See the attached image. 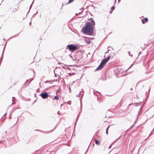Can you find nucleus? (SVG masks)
<instances>
[{
  "label": "nucleus",
  "instance_id": "obj_17",
  "mask_svg": "<svg viewBox=\"0 0 154 154\" xmlns=\"http://www.w3.org/2000/svg\"><path fill=\"white\" fill-rule=\"evenodd\" d=\"M134 126V125H132L130 128L129 129H128L127 130V131H128L129 130V129H131L132 127H133Z\"/></svg>",
  "mask_w": 154,
  "mask_h": 154
},
{
  "label": "nucleus",
  "instance_id": "obj_6",
  "mask_svg": "<svg viewBox=\"0 0 154 154\" xmlns=\"http://www.w3.org/2000/svg\"><path fill=\"white\" fill-rule=\"evenodd\" d=\"M54 74H55V75H54L55 77L56 78L58 77V78L57 79H56V80L55 81L56 82H57V81L59 80L60 79L59 76L58 75L55 73H54Z\"/></svg>",
  "mask_w": 154,
  "mask_h": 154
},
{
  "label": "nucleus",
  "instance_id": "obj_40",
  "mask_svg": "<svg viewBox=\"0 0 154 154\" xmlns=\"http://www.w3.org/2000/svg\"><path fill=\"white\" fill-rule=\"evenodd\" d=\"M30 23H31V22H30L29 23V25L30 24Z\"/></svg>",
  "mask_w": 154,
  "mask_h": 154
},
{
  "label": "nucleus",
  "instance_id": "obj_21",
  "mask_svg": "<svg viewBox=\"0 0 154 154\" xmlns=\"http://www.w3.org/2000/svg\"><path fill=\"white\" fill-rule=\"evenodd\" d=\"M31 79V80H30V81H29V83H28V84H29L33 80L32 79Z\"/></svg>",
  "mask_w": 154,
  "mask_h": 154
},
{
  "label": "nucleus",
  "instance_id": "obj_3",
  "mask_svg": "<svg viewBox=\"0 0 154 154\" xmlns=\"http://www.w3.org/2000/svg\"><path fill=\"white\" fill-rule=\"evenodd\" d=\"M69 50L72 52H73L77 48V46L75 44H70L67 45L66 47Z\"/></svg>",
  "mask_w": 154,
  "mask_h": 154
},
{
  "label": "nucleus",
  "instance_id": "obj_42",
  "mask_svg": "<svg viewBox=\"0 0 154 154\" xmlns=\"http://www.w3.org/2000/svg\"><path fill=\"white\" fill-rule=\"evenodd\" d=\"M82 9H83V10H84V8H82Z\"/></svg>",
  "mask_w": 154,
  "mask_h": 154
},
{
  "label": "nucleus",
  "instance_id": "obj_1",
  "mask_svg": "<svg viewBox=\"0 0 154 154\" xmlns=\"http://www.w3.org/2000/svg\"><path fill=\"white\" fill-rule=\"evenodd\" d=\"M91 21L87 22L85 26L83 28V32L84 33H87L88 35H92L93 33V26L95 25V22L92 18L88 19Z\"/></svg>",
  "mask_w": 154,
  "mask_h": 154
},
{
  "label": "nucleus",
  "instance_id": "obj_48",
  "mask_svg": "<svg viewBox=\"0 0 154 154\" xmlns=\"http://www.w3.org/2000/svg\"><path fill=\"white\" fill-rule=\"evenodd\" d=\"M136 122V121L134 123Z\"/></svg>",
  "mask_w": 154,
  "mask_h": 154
},
{
  "label": "nucleus",
  "instance_id": "obj_10",
  "mask_svg": "<svg viewBox=\"0 0 154 154\" xmlns=\"http://www.w3.org/2000/svg\"><path fill=\"white\" fill-rule=\"evenodd\" d=\"M54 99L56 100H58L59 99V98L57 96H55L54 98Z\"/></svg>",
  "mask_w": 154,
  "mask_h": 154
},
{
  "label": "nucleus",
  "instance_id": "obj_5",
  "mask_svg": "<svg viewBox=\"0 0 154 154\" xmlns=\"http://www.w3.org/2000/svg\"><path fill=\"white\" fill-rule=\"evenodd\" d=\"M141 21L144 24L145 22H147L148 21V19L146 17L144 19L142 20Z\"/></svg>",
  "mask_w": 154,
  "mask_h": 154
},
{
  "label": "nucleus",
  "instance_id": "obj_9",
  "mask_svg": "<svg viewBox=\"0 0 154 154\" xmlns=\"http://www.w3.org/2000/svg\"><path fill=\"white\" fill-rule=\"evenodd\" d=\"M79 116L78 115L77 116V119H76V121H75V125L76 124V122H77V121H78V119H79Z\"/></svg>",
  "mask_w": 154,
  "mask_h": 154
},
{
  "label": "nucleus",
  "instance_id": "obj_46",
  "mask_svg": "<svg viewBox=\"0 0 154 154\" xmlns=\"http://www.w3.org/2000/svg\"><path fill=\"white\" fill-rule=\"evenodd\" d=\"M29 11H28V13H29Z\"/></svg>",
  "mask_w": 154,
  "mask_h": 154
},
{
  "label": "nucleus",
  "instance_id": "obj_11",
  "mask_svg": "<svg viewBox=\"0 0 154 154\" xmlns=\"http://www.w3.org/2000/svg\"><path fill=\"white\" fill-rule=\"evenodd\" d=\"M141 111H140V110L138 112V116H139V115L141 113ZM138 118H137V119Z\"/></svg>",
  "mask_w": 154,
  "mask_h": 154
},
{
  "label": "nucleus",
  "instance_id": "obj_36",
  "mask_svg": "<svg viewBox=\"0 0 154 154\" xmlns=\"http://www.w3.org/2000/svg\"><path fill=\"white\" fill-rule=\"evenodd\" d=\"M2 56L1 57V59L0 60H1L2 59Z\"/></svg>",
  "mask_w": 154,
  "mask_h": 154
},
{
  "label": "nucleus",
  "instance_id": "obj_28",
  "mask_svg": "<svg viewBox=\"0 0 154 154\" xmlns=\"http://www.w3.org/2000/svg\"><path fill=\"white\" fill-rule=\"evenodd\" d=\"M48 82V81H47L46 82H45V83H47V82Z\"/></svg>",
  "mask_w": 154,
  "mask_h": 154
},
{
  "label": "nucleus",
  "instance_id": "obj_19",
  "mask_svg": "<svg viewBox=\"0 0 154 154\" xmlns=\"http://www.w3.org/2000/svg\"><path fill=\"white\" fill-rule=\"evenodd\" d=\"M141 82V81H139L138 82H137V85L139 83H140Z\"/></svg>",
  "mask_w": 154,
  "mask_h": 154
},
{
  "label": "nucleus",
  "instance_id": "obj_44",
  "mask_svg": "<svg viewBox=\"0 0 154 154\" xmlns=\"http://www.w3.org/2000/svg\"><path fill=\"white\" fill-rule=\"evenodd\" d=\"M77 96H78V95H76V97H77Z\"/></svg>",
  "mask_w": 154,
  "mask_h": 154
},
{
  "label": "nucleus",
  "instance_id": "obj_8",
  "mask_svg": "<svg viewBox=\"0 0 154 154\" xmlns=\"http://www.w3.org/2000/svg\"><path fill=\"white\" fill-rule=\"evenodd\" d=\"M95 143L97 145H99L100 144V142L99 141L96 140Z\"/></svg>",
  "mask_w": 154,
  "mask_h": 154
},
{
  "label": "nucleus",
  "instance_id": "obj_15",
  "mask_svg": "<svg viewBox=\"0 0 154 154\" xmlns=\"http://www.w3.org/2000/svg\"><path fill=\"white\" fill-rule=\"evenodd\" d=\"M132 66V65L131 64L130 66L125 71V72H127L128 70L131 68V67Z\"/></svg>",
  "mask_w": 154,
  "mask_h": 154
},
{
  "label": "nucleus",
  "instance_id": "obj_38",
  "mask_svg": "<svg viewBox=\"0 0 154 154\" xmlns=\"http://www.w3.org/2000/svg\"><path fill=\"white\" fill-rule=\"evenodd\" d=\"M132 90V88H131V90Z\"/></svg>",
  "mask_w": 154,
  "mask_h": 154
},
{
  "label": "nucleus",
  "instance_id": "obj_20",
  "mask_svg": "<svg viewBox=\"0 0 154 154\" xmlns=\"http://www.w3.org/2000/svg\"><path fill=\"white\" fill-rule=\"evenodd\" d=\"M31 79V80H30V81H29V83H28V84H29L33 80L32 79Z\"/></svg>",
  "mask_w": 154,
  "mask_h": 154
},
{
  "label": "nucleus",
  "instance_id": "obj_14",
  "mask_svg": "<svg viewBox=\"0 0 154 154\" xmlns=\"http://www.w3.org/2000/svg\"><path fill=\"white\" fill-rule=\"evenodd\" d=\"M74 0H69V1L68 2V3H70L72 2Z\"/></svg>",
  "mask_w": 154,
  "mask_h": 154
},
{
  "label": "nucleus",
  "instance_id": "obj_30",
  "mask_svg": "<svg viewBox=\"0 0 154 154\" xmlns=\"http://www.w3.org/2000/svg\"><path fill=\"white\" fill-rule=\"evenodd\" d=\"M6 114V113L5 114H4L3 116H4Z\"/></svg>",
  "mask_w": 154,
  "mask_h": 154
},
{
  "label": "nucleus",
  "instance_id": "obj_45",
  "mask_svg": "<svg viewBox=\"0 0 154 154\" xmlns=\"http://www.w3.org/2000/svg\"><path fill=\"white\" fill-rule=\"evenodd\" d=\"M80 10H82V9H79Z\"/></svg>",
  "mask_w": 154,
  "mask_h": 154
},
{
  "label": "nucleus",
  "instance_id": "obj_12",
  "mask_svg": "<svg viewBox=\"0 0 154 154\" xmlns=\"http://www.w3.org/2000/svg\"><path fill=\"white\" fill-rule=\"evenodd\" d=\"M115 7L114 6H113V7H112L111 8V10L112 11H113L114 9H115Z\"/></svg>",
  "mask_w": 154,
  "mask_h": 154
},
{
  "label": "nucleus",
  "instance_id": "obj_34",
  "mask_svg": "<svg viewBox=\"0 0 154 154\" xmlns=\"http://www.w3.org/2000/svg\"><path fill=\"white\" fill-rule=\"evenodd\" d=\"M110 13H112V11H110Z\"/></svg>",
  "mask_w": 154,
  "mask_h": 154
},
{
  "label": "nucleus",
  "instance_id": "obj_49",
  "mask_svg": "<svg viewBox=\"0 0 154 154\" xmlns=\"http://www.w3.org/2000/svg\"><path fill=\"white\" fill-rule=\"evenodd\" d=\"M80 12L79 13V14H80Z\"/></svg>",
  "mask_w": 154,
  "mask_h": 154
},
{
  "label": "nucleus",
  "instance_id": "obj_37",
  "mask_svg": "<svg viewBox=\"0 0 154 154\" xmlns=\"http://www.w3.org/2000/svg\"><path fill=\"white\" fill-rule=\"evenodd\" d=\"M57 114H59V111H58L57 112Z\"/></svg>",
  "mask_w": 154,
  "mask_h": 154
},
{
  "label": "nucleus",
  "instance_id": "obj_33",
  "mask_svg": "<svg viewBox=\"0 0 154 154\" xmlns=\"http://www.w3.org/2000/svg\"><path fill=\"white\" fill-rule=\"evenodd\" d=\"M27 82V80H26V82H25V83H26Z\"/></svg>",
  "mask_w": 154,
  "mask_h": 154
},
{
  "label": "nucleus",
  "instance_id": "obj_16",
  "mask_svg": "<svg viewBox=\"0 0 154 154\" xmlns=\"http://www.w3.org/2000/svg\"><path fill=\"white\" fill-rule=\"evenodd\" d=\"M128 54L131 57H132L133 56V55L132 54H131V55L130 54V52L129 51H128Z\"/></svg>",
  "mask_w": 154,
  "mask_h": 154
},
{
  "label": "nucleus",
  "instance_id": "obj_18",
  "mask_svg": "<svg viewBox=\"0 0 154 154\" xmlns=\"http://www.w3.org/2000/svg\"><path fill=\"white\" fill-rule=\"evenodd\" d=\"M85 41L87 43H89L90 42V41H88L87 40H86Z\"/></svg>",
  "mask_w": 154,
  "mask_h": 154
},
{
  "label": "nucleus",
  "instance_id": "obj_41",
  "mask_svg": "<svg viewBox=\"0 0 154 154\" xmlns=\"http://www.w3.org/2000/svg\"><path fill=\"white\" fill-rule=\"evenodd\" d=\"M107 52H106V53H105V54L107 53Z\"/></svg>",
  "mask_w": 154,
  "mask_h": 154
},
{
  "label": "nucleus",
  "instance_id": "obj_27",
  "mask_svg": "<svg viewBox=\"0 0 154 154\" xmlns=\"http://www.w3.org/2000/svg\"><path fill=\"white\" fill-rule=\"evenodd\" d=\"M116 0H115V2H114V4H115V3H116Z\"/></svg>",
  "mask_w": 154,
  "mask_h": 154
},
{
  "label": "nucleus",
  "instance_id": "obj_4",
  "mask_svg": "<svg viewBox=\"0 0 154 154\" xmlns=\"http://www.w3.org/2000/svg\"><path fill=\"white\" fill-rule=\"evenodd\" d=\"M39 95L41 96L43 99H46L48 97V94L46 92H44L39 94Z\"/></svg>",
  "mask_w": 154,
  "mask_h": 154
},
{
  "label": "nucleus",
  "instance_id": "obj_50",
  "mask_svg": "<svg viewBox=\"0 0 154 154\" xmlns=\"http://www.w3.org/2000/svg\"><path fill=\"white\" fill-rule=\"evenodd\" d=\"M109 51V50H107V51Z\"/></svg>",
  "mask_w": 154,
  "mask_h": 154
},
{
  "label": "nucleus",
  "instance_id": "obj_31",
  "mask_svg": "<svg viewBox=\"0 0 154 154\" xmlns=\"http://www.w3.org/2000/svg\"><path fill=\"white\" fill-rule=\"evenodd\" d=\"M120 2V0H118V2Z\"/></svg>",
  "mask_w": 154,
  "mask_h": 154
},
{
  "label": "nucleus",
  "instance_id": "obj_26",
  "mask_svg": "<svg viewBox=\"0 0 154 154\" xmlns=\"http://www.w3.org/2000/svg\"><path fill=\"white\" fill-rule=\"evenodd\" d=\"M12 99H13V100H12V101H13V99L14 98H14V97H12Z\"/></svg>",
  "mask_w": 154,
  "mask_h": 154
},
{
  "label": "nucleus",
  "instance_id": "obj_43",
  "mask_svg": "<svg viewBox=\"0 0 154 154\" xmlns=\"http://www.w3.org/2000/svg\"><path fill=\"white\" fill-rule=\"evenodd\" d=\"M109 47H111L110 46L108 47V48H109Z\"/></svg>",
  "mask_w": 154,
  "mask_h": 154
},
{
  "label": "nucleus",
  "instance_id": "obj_7",
  "mask_svg": "<svg viewBox=\"0 0 154 154\" xmlns=\"http://www.w3.org/2000/svg\"><path fill=\"white\" fill-rule=\"evenodd\" d=\"M84 94V93L83 91H80L79 93L78 94V97H80V95H82V96Z\"/></svg>",
  "mask_w": 154,
  "mask_h": 154
},
{
  "label": "nucleus",
  "instance_id": "obj_25",
  "mask_svg": "<svg viewBox=\"0 0 154 154\" xmlns=\"http://www.w3.org/2000/svg\"><path fill=\"white\" fill-rule=\"evenodd\" d=\"M11 118V114H10V116H9V118L10 119Z\"/></svg>",
  "mask_w": 154,
  "mask_h": 154
},
{
  "label": "nucleus",
  "instance_id": "obj_23",
  "mask_svg": "<svg viewBox=\"0 0 154 154\" xmlns=\"http://www.w3.org/2000/svg\"><path fill=\"white\" fill-rule=\"evenodd\" d=\"M111 146H112V145H110V146H109V149H110L111 148Z\"/></svg>",
  "mask_w": 154,
  "mask_h": 154
},
{
  "label": "nucleus",
  "instance_id": "obj_24",
  "mask_svg": "<svg viewBox=\"0 0 154 154\" xmlns=\"http://www.w3.org/2000/svg\"><path fill=\"white\" fill-rule=\"evenodd\" d=\"M106 133L107 134H108V131H106Z\"/></svg>",
  "mask_w": 154,
  "mask_h": 154
},
{
  "label": "nucleus",
  "instance_id": "obj_29",
  "mask_svg": "<svg viewBox=\"0 0 154 154\" xmlns=\"http://www.w3.org/2000/svg\"><path fill=\"white\" fill-rule=\"evenodd\" d=\"M78 14H77V13L76 14H75L76 16H77V15H78Z\"/></svg>",
  "mask_w": 154,
  "mask_h": 154
},
{
  "label": "nucleus",
  "instance_id": "obj_13",
  "mask_svg": "<svg viewBox=\"0 0 154 154\" xmlns=\"http://www.w3.org/2000/svg\"><path fill=\"white\" fill-rule=\"evenodd\" d=\"M34 0L33 1V2H32V4H31V5L30 6V7H29V10H30V8H32V4H33V2H34Z\"/></svg>",
  "mask_w": 154,
  "mask_h": 154
},
{
  "label": "nucleus",
  "instance_id": "obj_32",
  "mask_svg": "<svg viewBox=\"0 0 154 154\" xmlns=\"http://www.w3.org/2000/svg\"><path fill=\"white\" fill-rule=\"evenodd\" d=\"M131 105V104H130L128 106H130V105Z\"/></svg>",
  "mask_w": 154,
  "mask_h": 154
},
{
  "label": "nucleus",
  "instance_id": "obj_47",
  "mask_svg": "<svg viewBox=\"0 0 154 154\" xmlns=\"http://www.w3.org/2000/svg\"><path fill=\"white\" fill-rule=\"evenodd\" d=\"M144 85H143V87H144Z\"/></svg>",
  "mask_w": 154,
  "mask_h": 154
},
{
  "label": "nucleus",
  "instance_id": "obj_35",
  "mask_svg": "<svg viewBox=\"0 0 154 154\" xmlns=\"http://www.w3.org/2000/svg\"><path fill=\"white\" fill-rule=\"evenodd\" d=\"M70 87H69V91H70Z\"/></svg>",
  "mask_w": 154,
  "mask_h": 154
},
{
  "label": "nucleus",
  "instance_id": "obj_39",
  "mask_svg": "<svg viewBox=\"0 0 154 154\" xmlns=\"http://www.w3.org/2000/svg\"><path fill=\"white\" fill-rule=\"evenodd\" d=\"M2 141V140H1V141H0V142H1Z\"/></svg>",
  "mask_w": 154,
  "mask_h": 154
},
{
  "label": "nucleus",
  "instance_id": "obj_2",
  "mask_svg": "<svg viewBox=\"0 0 154 154\" xmlns=\"http://www.w3.org/2000/svg\"><path fill=\"white\" fill-rule=\"evenodd\" d=\"M110 57V56H109L106 58L103 59L101 62L99 66L95 70H99L101 69L106 64V63L109 60Z\"/></svg>",
  "mask_w": 154,
  "mask_h": 154
},
{
  "label": "nucleus",
  "instance_id": "obj_22",
  "mask_svg": "<svg viewBox=\"0 0 154 154\" xmlns=\"http://www.w3.org/2000/svg\"><path fill=\"white\" fill-rule=\"evenodd\" d=\"M109 126H108V127H107V128L106 129V131H108V129H109Z\"/></svg>",
  "mask_w": 154,
  "mask_h": 154
}]
</instances>
